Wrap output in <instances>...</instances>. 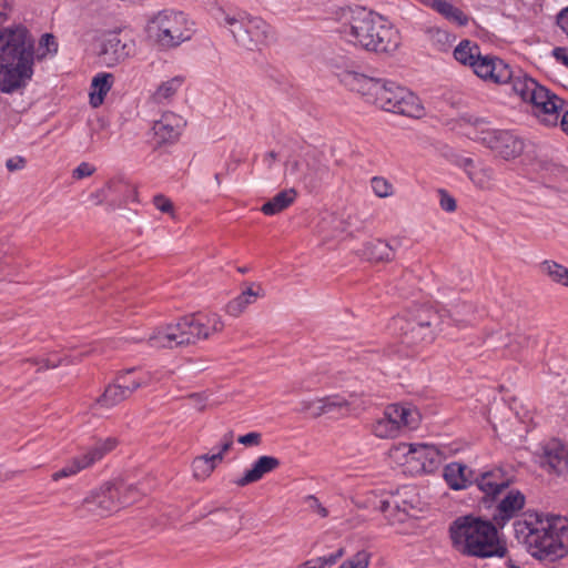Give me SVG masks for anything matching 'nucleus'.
Here are the masks:
<instances>
[{"instance_id":"603ef678","label":"nucleus","mask_w":568,"mask_h":568,"mask_svg":"<svg viewBox=\"0 0 568 568\" xmlns=\"http://www.w3.org/2000/svg\"><path fill=\"white\" fill-rule=\"evenodd\" d=\"M233 435L230 433L225 435L221 442L219 450L213 455H221V462L224 459L225 454L232 448Z\"/></svg>"},{"instance_id":"cd10ccee","label":"nucleus","mask_w":568,"mask_h":568,"mask_svg":"<svg viewBox=\"0 0 568 568\" xmlns=\"http://www.w3.org/2000/svg\"><path fill=\"white\" fill-rule=\"evenodd\" d=\"M413 508L406 500H399L398 496L381 503V511L385 514L390 525L405 523L409 517V510Z\"/></svg>"},{"instance_id":"473e14b6","label":"nucleus","mask_w":568,"mask_h":568,"mask_svg":"<svg viewBox=\"0 0 568 568\" xmlns=\"http://www.w3.org/2000/svg\"><path fill=\"white\" fill-rule=\"evenodd\" d=\"M220 463L221 455H201L195 457L192 462L193 477L201 481L207 479Z\"/></svg>"},{"instance_id":"423d86ee","label":"nucleus","mask_w":568,"mask_h":568,"mask_svg":"<svg viewBox=\"0 0 568 568\" xmlns=\"http://www.w3.org/2000/svg\"><path fill=\"white\" fill-rule=\"evenodd\" d=\"M195 22L183 11L163 9L152 13L145 22L148 41L160 51H171L192 40Z\"/></svg>"},{"instance_id":"39448f33","label":"nucleus","mask_w":568,"mask_h":568,"mask_svg":"<svg viewBox=\"0 0 568 568\" xmlns=\"http://www.w3.org/2000/svg\"><path fill=\"white\" fill-rule=\"evenodd\" d=\"M437 318L435 313L427 311L412 320L405 316L393 317L387 328L395 341L387 346V354L398 358H409L419 354L424 346L434 342L436 333L433 327Z\"/></svg>"},{"instance_id":"a19ab883","label":"nucleus","mask_w":568,"mask_h":568,"mask_svg":"<svg viewBox=\"0 0 568 568\" xmlns=\"http://www.w3.org/2000/svg\"><path fill=\"white\" fill-rule=\"evenodd\" d=\"M371 559L372 554L366 549H362L343 561L338 568H368Z\"/></svg>"},{"instance_id":"4468645a","label":"nucleus","mask_w":568,"mask_h":568,"mask_svg":"<svg viewBox=\"0 0 568 568\" xmlns=\"http://www.w3.org/2000/svg\"><path fill=\"white\" fill-rule=\"evenodd\" d=\"M135 42L123 41L120 32L106 31L99 39L98 55L103 65L114 68L135 55Z\"/></svg>"},{"instance_id":"20e7f679","label":"nucleus","mask_w":568,"mask_h":568,"mask_svg":"<svg viewBox=\"0 0 568 568\" xmlns=\"http://www.w3.org/2000/svg\"><path fill=\"white\" fill-rule=\"evenodd\" d=\"M516 531L532 556L539 559H559L568 554V519L561 516L529 515L517 524Z\"/></svg>"},{"instance_id":"5fc2aeb1","label":"nucleus","mask_w":568,"mask_h":568,"mask_svg":"<svg viewBox=\"0 0 568 568\" xmlns=\"http://www.w3.org/2000/svg\"><path fill=\"white\" fill-rule=\"evenodd\" d=\"M307 500L310 501V506L313 508V510L317 513L322 518H326L328 516V510L320 503L315 496H308Z\"/></svg>"},{"instance_id":"79ce46f5","label":"nucleus","mask_w":568,"mask_h":568,"mask_svg":"<svg viewBox=\"0 0 568 568\" xmlns=\"http://www.w3.org/2000/svg\"><path fill=\"white\" fill-rule=\"evenodd\" d=\"M371 186L374 194L381 199H385L394 194L393 184L383 176H374L371 180Z\"/></svg>"},{"instance_id":"9b49d317","label":"nucleus","mask_w":568,"mask_h":568,"mask_svg":"<svg viewBox=\"0 0 568 568\" xmlns=\"http://www.w3.org/2000/svg\"><path fill=\"white\" fill-rule=\"evenodd\" d=\"M124 504L125 501L121 499V488L105 483L90 490L75 506L74 514L79 518H106L118 511Z\"/></svg>"},{"instance_id":"c85d7f7f","label":"nucleus","mask_w":568,"mask_h":568,"mask_svg":"<svg viewBox=\"0 0 568 568\" xmlns=\"http://www.w3.org/2000/svg\"><path fill=\"white\" fill-rule=\"evenodd\" d=\"M444 479L454 489H465L470 483L473 471L460 463H450L444 468Z\"/></svg>"},{"instance_id":"b1692460","label":"nucleus","mask_w":568,"mask_h":568,"mask_svg":"<svg viewBox=\"0 0 568 568\" xmlns=\"http://www.w3.org/2000/svg\"><path fill=\"white\" fill-rule=\"evenodd\" d=\"M265 296V291L261 283H250L240 295L231 300L225 307V312L233 317H239L248 305L254 304L258 298Z\"/></svg>"},{"instance_id":"58836bf2","label":"nucleus","mask_w":568,"mask_h":568,"mask_svg":"<svg viewBox=\"0 0 568 568\" xmlns=\"http://www.w3.org/2000/svg\"><path fill=\"white\" fill-rule=\"evenodd\" d=\"M525 505V497L518 490H510L500 501L498 509L505 517H513Z\"/></svg>"},{"instance_id":"ddd939ff","label":"nucleus","mask_w":568,"mask_h":568,"mask_svg":"<svg viewBox=\"0 0 568 568\" xmlns=\"http://www.w3.org/2000/svg\"><path fill=\"white\" fill-rule=\"evenodd\" d=\"M118 446V440L113 437L95 440L91 446L85 447L81 454L71 458L64 467L51 475L53 481L72 477L80 471L90 468L100 462L105 455L111 453Z\"/></svg>"},{"instance_id":"5701e85b","label":"nucleus","mask_w":568,"mask_h":568,"mask_svg":"<svg viewBox=\"0 0 568 568\" xmlns=\"http://www.w3.org/2000/svg\"><path fill=\"white\" fill-rule=\"evenodd\" d=\"M462 168L475 187L481 191H490L495 185V171L484 163H475L473 159L465 158L460 162Z\"/></svg>"},{"instance_id":"de8ad7c7","label":"nucleus","mask_w":568,"mask_h":568,"mask_svg":"<svg viewBox=\"0 0 568 568\" xmlns=\"http://www.w3.org/2000/svg\"><path fill=\"white\" fill-rule=\"evenodd\" d=\"M154 206L163 212V213H172L173 212V203L166 196L159 194L153 197Z\"/></svg>"},{"instance_id":"4d7b16f0","label":"nucleus","mask_w":568,"mask_h":568,"mask_svg":"<svg viewBox=\"0 0 568 568\" xmlns=\"http://www.w3.org/2000/svg\"><path fill=\"white\" fill-rule=\"evenodd\" d=\"M554 58L561 64L568 67V49L567 48H555L552 50Z\"/></svg>"},{"instance_id":"f704fd0d","label":"nucleus","mask_w":568,"mask_h":568,"mask_svg":"<svg viewBox=\"0 0 568 568\" xmlns=\"http://www.w3.org/2000/svg\"><path fill=\"white\" fill-rule=\"evenodd\" d=\"M433 10L457 26H466L469 20L467 14L448 0H439Z\"/></svg>"},{"instance_id":"680f3d73","label":"nucleus","mask_w":568,"mask_h":568,"mask_svg":"<svg viewBox=\"0 0 568 568\" xmlns=\"http://www.w3.org/2000/svg\"><path fill=\"white\" fill-rule=\"evenodd\" d=\"M7 20V3L0 4V24Z\"/></svg>"},{"instance_id":"2f4dec72","label":"nucleus","mask_w":568,"mask_h":568,"mask_svg":"<svg viewBox=\"0 0 568 568\" xmlns=\"http://www.w3.org/2000/svg\"><path fill=\"white\" fill-rule=\"evenodd\" d=\"M537 267L539 273L552 283L568 287V267L565 265L552 260H545Z\"/></svg>"},{"instance_id":"052dcab7","label":"nucleus","mask_w":568,"mask_h":568,"mask_svg":"<svg viewBox=\"0 0 568 568\" xmlns=\"http://www.w3.org/2000/svg\"><path fill=\"white\" fill-rule=\"evenodd\" d=\"M560 126H561V130L566 134H568V110L566 112H564V114L561 116Z\"/></svg>"},{"instance_id":"1a4fd4ad","label":"nucleus","mask_w":568,"mask_h":568,"mask_svg":"<svg viewBox=\"0 0 568 568\" xmlns=\"http://www.w3.org/2000/svg\"><path fill=\"white\" fill-rule=\"evenodd\" d=\"M418 409L408 404H390L371 426L372 433L382 439L395 438L404 428L415 429L419 425Z\"/></svg>"},{"instance_id":"aec40b11","label":"nucleus","mask_w":568,"mask_h":568,"mask_svg":"<svg viewBox=\"0 0 568 568\" xmlns=\"http://www.w3.org/2000/svg\"><path fill=\"white\" fill-rule=\"evenodd\" d=\"M145 341L149 346L154 348H174L187 345L181 318L155 327Z\"/></svg>"},{"instance_id":"bf43d9fd","label":"nucleus","mask_w":568,"mask_h":568,"mask_svg":"<svg viewBox=\"0 0 568 568\" xmlns=\"http://www.w3.org/2000/svg\"><path fill=\"white\" fill-rule=\"evenodd\" d=\"M303 568H324L318 557L306 560L303 564Z\"/></svg>"},{"instance_id":"4be33fe9","label":"nucleus","mask_w":568,"mask_h":568,"mask_svg":"<svg viewBox=\"0 0 568 568\" xmlns=\"http://www.w3.org/2000/svg\"><path fill=\"white\" fill-rule=\"evenodd\" d=\"M339 82L348 90L363 97L366 102L373 97L378 79L367 77L355 70H343L338 73Z\"/></svg>"},{"instance_id":"c03bdc74","label":"nucleus","mask_w":568,"mask_h":568,"mask_svg":"<svg viewBox=\"0 0 568 568\" xmlns=\"http://www.w3.org/2000/svg\"><path fill=\"white\" fill-rule=\"evenodd\" d=\"M215 19L217 20V22L221 24V26H225V27H230L231 28V31L232 30H236L235 27H239L240 29L241 28V22L242 20H239L236 17L234 16H231L230 13H227L224 9L222 8H219L217 9V12L215 14Z\"/></svg>"},{"instance_id":"c756f323","label":"nucleus","mask_w":568,"mask_h":568,"mask_svg":"<svg viewBox=\"0 0 568 568\" xmlns=\"http://www.w3.org/2000/svg\"><path fill=\"white\" fill-rule=\"evenodd\" d=\"M296 197L297 192L295 189L283 190L265 202L261 207V212L267 216L278 214L290 207L296 201Z\"/></svg>"},{"instance_id":"37998d69","label":"nucleus","mask_w":568,"mask_h":568,"mask_svg":"<svg viewBox=\"0 0 568 568\" xmlns=\"http://www.w3.org/2000/svg\"><path fill=\"white\" fill-rule=\"evenodd\" d=\"M300 405L301 412L308 414L313 418H318L322 415H325V409H323L322 397L311 400H302Z\"/></svg>"},{"instance_id":"864d4df0","label":"nucleus","mask_w":568,"mask_h":568,"mask_svg":"<svg viewBox=\"0 0 568 568\" xmlns=\"http://www.w3.org/2000/svg\"><path fill=\"white\" fill-rule=\"evenodd\" d=\"M187 398L197 410H203L205 408V402L207 399L205 394L194 393L191 394Z\"/></svg>"},{"instance_id":"8fccbe9b","label":"nucleus","mask_w":568,"mask_h":568,"mask_svg":"<svg viewBox=\"0 0 568 568\" xmlns=\"http://www.w3.org/2000/svg\"><path fill=\"white\" fill-rule=\"evenodd\" d=\"M344 555H345V549L341 547L336 551H334L329 555H326V556L318 557V558L322 561L324 568H327V567L334 566L341 558L344 557Z\"/></svg>"},{"instance_id":"7c9ffc66","label":"nucleus","mask_w":568,"mask_h":568,"mask_svg":"<svg viewBox=\"0 0 568 568\" xmlns=\"http://www.w3.org/2000/svg\"><path fill=\"white\" fill-rule=\"evenodd\" d=\"M483 54L480 53V49L477 43L463 40L454 50V58L460 64L468 65L471 68L473 72H475V65L483 59Z\"/></svg>"},{"instance_id":"7ed1b4c3","label":"nucleus","mask_w":568,"mask_h":568,"mask_svg":"<svg viewBox=\"0 0 568 568\" xmlns=\"http://www.w3.org/2000/svg\"><path fill=\"white\" fill-rule=\"evenodd\" d=\"M448 534L453 549L462 556L486 559L507 554L505 539L489 519L460 516L449 525Z\"/></svg>"},{"instance_id":"13d9d810","label":"nucleus","mask_w":568,"mask_h":568,"mask_svg":"<svg viewBox=\"0 0 568 568\" xmlns=\"http://www.w3.org/2000/svg\"><path fill=\"white\" fill-rule=\"evenodd\" d=\"M558 24L568 36V8L562 10L558 16Z\"/></svg>"},{"instance_id":"c9c22d12","label":"nucleus","mask_w":568,"mask_h":568,"mask_svg":"<svg viewBox=\"0 0 568 568\" xmlns=\"http://www.w3.org/2000/svg\"><path fill=\"white\" fill-rule=\"evenodd\" d=\"M88 354H89V351H85L83 353H77V354L72 355L70 359H68V358L63 359V358L59 357L57 354H52L45 358L34 357V358H28L24 362L29 363L33 366H37L38 371H42V369L55 368V367L62 365L64 362L67 364H73L77 361H81L82 356L88 355Z\"/></svg>"},{"instance_id":"f257e3e1","label":"nucleus","mask_w":568,"mask_h":568,"mask_svg":"<svg viewBox=\"0 0 568 568\" xmlns=\"http://www.w3.org/2000/svg\"><path fill=\"white\" fill-rule=\"evenodd\" d=\"M59 43L52 33H43L37 50L31 31L22 23L0 29V90L14 93L23 90L32 80L36 61L52 58Z\"/></svg>"},{"instance_id":"3c124183","label":"nucleus","mask_w":568,"mask_h":568,"mask_svg":"<svg viewBox=\"0 0 568 568\" xmlns=\"http://www.w3.org/2000/svg\"><path fill=\"white\" fill-rule=\"evenodd\" d=\"M237 442L244 446H258L262 442V435L257 432H251L240 436Z\"/></svg>"},{"instance_id":"f03ea898","label":"nucleus","mask_w":568,"mask_h":568,"mask_svg":"<svg viewBox=\"0 0 568 568\" xmlns=\"http://www.w3.org/2000/svg\"><path fill=\"white\" fill-rule=\"evenodd\" d=\"M339 38L368 52L388 53L400 44L398 30L383 16L363 7L342 8L335 13Z\"/></svg>"},{"instance_id":"dca6fc26","label":"nucleus","mask_w":568,"mask_h":568,"mask_svg":"<svg viewBox=\"0 0 568 568\" xmlns=\"http://www.w3.org/2000/svg\"><path fill=\"white\" fill-rule=\"evenodd\" d=\"M539 465L549 475L568 474V444L559 438H550L540 445Z\"/></svg>"},{"instance_id":"72a5a7b5","label":"nucleus","mask_w":568,"mask_h":568,"mask_svg":"<svg viewBox=\"0 0 568 568\" xmlns=\"http://www.w3.org/2000/svg\"><path fill=\"white\" fill-rule=\"evenodd\" d=\"M364 255L373 262H385L394 258L393 247L383 240H374L365 245Z\"/></svg>"},{"instance_id":"f3484780","label":"nucleus","mask_w":568,"mask_h":568,"mask_svg":"<svg viewBox=\"0 0 568 568\" xmlns=\"http://www.w3.org/2000/svg\"><path fill=\"white\" fill-rule=\"evenodd\" d=\"M241 28L244 29L246 37L236 30H232V33L237 42L247 48L267 44L274 38L272 26L260 17L242 19Z\"/></svg>"},{"instance_id":"393cba45","label":"nucleus","mask_w":568,"mask_h":568,"mask_svg":"<svg viewBox=\"0 0 568 568\" xmlns=\"http://www.w3.org/2000/svg\"><path fill=\"white\" fill-rule=\"evenodd\" d=\"M477 487L487 496L495 498L509 486L507 474L500 468L481 473L475 479Z\"/></svg>"},{"instance_id":"a878e982","label":"nucleus","mask_w":568,"mask_h":568,"mask_svg":"<svg viewBox=\"0 0 568 568\" xmlns=\"http://www.w3.org/2000/svg\"><path fill=\"white\" fill-rule=\"evenodd\" d=\"M281 465L278 458L273 456H261L258 457L247 469L244 475L235 480L239 487H244L250 484L261 480L266 474H270L277 469Z\"/></svg>"},{"instance_id":"49530a36","label":"nucleus","mask_w":568,"mask_h":568,"mask_svg":"<svg viewBox=\"0 0 568 568\" xmlns=\"http://www.w3.org/2000/svg\"><path fill=\"white\" fill-rule=\"evenodd\" d=\"M94 172L95 168L92 164L82 162L73 170L72 176L75 180H81L91 176Z\"/></svg>"},{"instance_id":"ea45409f","label":"nucleus","mask_w":568,"mask_h":568,"mask_svg":"<svg viewBox=\"0 0 568 568\" xmlns=\"http://www.w3.org/2000/svg\"><path fill=\"white\" fill-rule=\"evenodd\" d=\"M322 402L323 409H325V414L335 413L344 416L349 413V402L338 394L322 397Z\"/></svg>"},{"instance_id":"6e6552de","label":"nucleus","mask_w":568,"mask_h":568,"mask_svg":"<svg viewBox=\"0 0 568 568\" xmlns=\"http://www.w3.org/2000/svg\"><path fill=\"white\" fill-rule=\"evenodd\" d=\"M368 103L410 118H420L424 114L419 98L410 90L389 80L378 79Z\"/></svg>"},{"instance_id":"6e6d98bb","label":"nucleus","mask_w":568,"mask_h":568,"mask_svg":"<svg viewBox=\"0 0 568 568\" xmlns=\"http://www.w3.org/2000/svg\"><path fill=\"white\" fill-rule=\"evenodd\" d=\"M6 166L11 172L22 170L26 166V160L21 156L11 158L7 161Z\"/></svg>"},{"instance_id":"a211bd4d","label":"nucleus","mask_w":568,"mask_h":568,"mask_svg":"<svg viewBox=\"0 0 568 568\" xmlns=\"http://www.w3.org/2000/svg\"><path fill=\"white\" fill-rule=\"evenodd\" d=\"M185 126L184 119L173 112H164L152 126V142L156 146L176 142Z\"/></svg>"},{"instance_id":"4c0bfd02","label":"nucleus","mask_w":568,"mask_h":568,"mask_svg":"<svg viewBox=\"0 0 568 568\" xmlns=\"http://www.w3.org/2000/svg\"><path fill=\"white\" fill-rule=\"evenodd\" d=\"M184 83V77L175 75L159 84L153 93L154 101L161 103L172 99Z\"/></svg>"},{"instance_id":"412c9836","label":"nucleus","mask_w":568,"mask_h":568,"mask_svg":"<svg viewBox=\"0 0 568 568\" xmlns=\"http://www.w3.org/2000/svg\"><path fill=\"white\" fill-rule=\"evenodd\" d=\"M168 372H151L144 368H130L118 374L116 381L124 392L131 396L136 389L159 383L168 375Z\"/></svg>"},{"instance_id":"9d476101","label":"nucleus","mask_w":568,"mask_h":568,"mask_svg":"<svg viewBox=\"0 0 568 568\" xmlns=\"http://www.w3.org/2000/svg\"><path fill=\"white\" fill-rule=\"evenodd\" d=\"M454 453L455 450L450 446L433 444L399 443L393 449L395 456H403L404 464L412 465L417 473L434 471L444 459Z\"/></svg>"},{"instance_id":"09e8293b","label":"nucleus","mask_w":568,"mask_h":568,"mask_svg":"<svg viewBox=\"0 0 568 568\" xmlns=\"http://www.w3.org/2000/svg\"><path fill=\"white\" fill-rule=\"evenodd\" d=\"M528 343V339L526 337H518L511 341L507 345L508 355L513 358H518L520 355V349L524 345Z\"/></svg>"},{"instance_id":"e433bc0d","label":"nucleus","mask_w":568,"mask_h":568,"mask_svg":"<svg viewBox=\"0 0 568 568\" xmlns=\"http://www.w3.org/2000/svg\"><path fill=\"white\" fill-rule=\"evenodd\" d=\"M130 397L122 388L120 383L115 379L113 384L105 387L103 394L98 398L97 403L101 407L111 408L124 399Z\"/></svg>"},{"instance_id":"bb28decb","label":"nucleus","mask_w":568,"mask_h":568,"mask_svg":"<svg viewBox=\"0 0 568 568\" xmlns=\"http://www.w3.org/2000/svg\"><path fill=\"white\" fill-rule=\"evenodd\" d=\"M114 84V75L109 72L97 73L91 81L89 101L92 108H99Z\"/></svg>"},{"instance_id":"a18cd8bd","label":"nucleus","mask_w":568,"mask_h":568,"mask_svg":"<svg viewBox=\"0 0 568 568\" xmlns=\"http://www.w3.org/2000/svg\"><path fill=\"white\" fill-rule=\"evenodd\" d=\"M439 205L446 212H455L457 209L456 200L445 190H439Z\"/></svg>"},{"instance_id":"6ab92c4d","label":"nucleus","mask_w":568,"mask_h":568,"mask_svg":"<svg viewBox=\"0 0 568 568\" xmlns=\"http://www.w3.org/2000/svg\"><path fill=\"white\" fill-rule=\"evenodd\" d=\"M474 73L483 81L498 85L508 83L513 77L510 65L491 54H486L479 60Z\"/></svg>"},{"instance_id":"0eeeda50","label":"nucleus","mask_w":568,"mask_h":568,"mask_svg":"<svg viewBox=\"0 0 568 568\" xmlns=\"http://www.w3.org/2000/svg\"><path fill=\"white\" fill-rule=\"evenodd\" d=\"M511 90L523 102L531 106V113L547 126L556 125L564 108V101L528 74L513 72L509 80Z\"/></svg>"},{"instance_id":"2eb2a0df","label":"nucleus","mask_w":568,"mask_h":568,"mask_svg":"<svg viewBox=\"0 0 568 568\" xmlns=\"http://www.w3.org/2000/svg\"><path fill=\"white\" fill-rule=\"evenodd\" d=\"M187 345L209 339L224 329V322L216 313L200 312L181 317Z\"/></svg>"},{"instance_id":"f8f14e48","label":"nucleus","mask_w":568,"mask_h":568,"mask_svg":"<svg viewBox=\"0 0 568 568\" xmlns=\"http://www.w3.org/2000/svg\"><path fill=\"white\" fill-rule=\"evenodd\" d=\"M468 134L504 160L515 159L524 150L523 141L511 131L491 129L487 122L480 119L475 120L474 131Z\"/></svg>"}]
</instances>
